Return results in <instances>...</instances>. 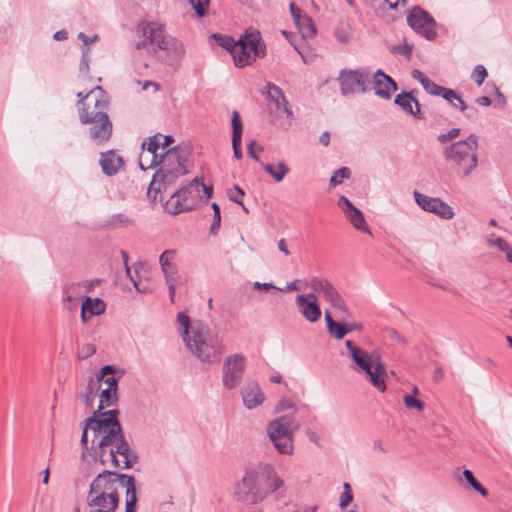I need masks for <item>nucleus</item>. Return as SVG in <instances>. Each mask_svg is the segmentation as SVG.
<instances>
[{
    "mask_svg": "<svg viewBox=\"0 0 512 512\" xmlns=\"http://www.w3.org/2000/svg\"><path fill=\"white\" fill-rule=\"evenodd\" d=\"M189 147L175 146L163 154H152L143 150L139 156V167L146 170L158 167L148 187L147 196L156 201L158 194L172 186L180 177L189 172L187 168Z\"/></svg>",
    "mask_w": 512,
    "mask_h": 512,
    "instance_id": "f257e3e1",
    "label": "nucleus"
},
{
    "mask_svg": "<svg viewBox=\"0 0 512 512\" xmlns=\"http://www.w3.org/2000/svg\"><path fill=\"white\" fill-rule=\"evenodd\" d=\"M135 33L138 38L136 50L146 49L162 64L174 70L181 67L186 47L180 39L167 33L163 25L142 21L136 26Z\"/></svg>",
    "mask_w": 512,
    "mask_h": 512,
    "instance_id": "f03ea898",
    "label": "nucleus"
},
{
    "mask_svg": "<svg viewBox=\"0 0 512 512\" xmlns=\"http://www.w3.org/2000/svg\"><path fill=\"white\" fill-rule=\"evenodd\" d=\"M178 332L187 350L203 364L220 362L224 352L221 337L213 332L208 324L191 320L185 312L177 314Z\"/></svg>",
    "mask_w": 512,
    "mask_h": 512,
    "instance_id": "7ed1b4c3",
    "label": "nucleus"
},
{
    "mask_svg": "<svg viewBox=\"0 0 512 512\" xmlns=\"http://www.w3.org/2000/svg\"><path fill=\"white\" fill-rule=\"evenodd\" d=\"M91 451L94 461L114 468H128V443L124 440L117 416L97 443L91 445Z\"/></svg>",
    "mask_w": 512,
    "mask_h": 512,
    "instance_id": "20e7f679",
    "label": "nucleus"
},
{
    "mask_svg": "<svg viewBox=\"0 0 512 512\" xmlns=\"http://www.w3.org/2000/svg\"><path fill=\"white\" fill-rule=\"evenodd\" d=\"M478 137L475 134L466 140L455 141L443 148V156L453 172L461 179L467 178L478 166Z\"/></svg>",
    "mask_w": 512,
    "mask_h": 512,
    "instance_id": "39448f33",
    "label": "nucleus"
},
{
    "mask_svg": "<svg viewBox=\"0 0 512 512\" xmlns=\"http://www.w3.org/2000/svg\"><path fill=\"white\" fill-rule=\"evenodd\" d=\"M301 423L294 414H285L267 425V434L275 449L284 455L293 453V438Z\"/></svg>",
    "mask_w": 512,
    "mask_h": 512,
    "instance_id": "423d86ee",
    "label": "nucleus"
},
{
    "mask_svg": "<svg viewBox=\"0 0 512 512\" xmlns=\"http://www.w3.org/2000/svg\"><path fill=\"white\" fill-rule=\"evenodd\" d=\"M257 464L246 466L241 479L233 485L234 499L245 505H255L267 498L259 482Z\"/></svg>",
    "mask_w": 512,
    "mask_h": 512,
    "instance_id": "0eeeda50",
    "label": "nucleus"
},
{
    "mask_svg": "<svg viewBox=\"0 0 512 512\" xmlns=\"http://www.w3.org/2000/svg\"><path fill=\"white\" fill-rule=\"evenodd\" d=\"M266 47L257 30H246L245 34L234 44L232 57L237 67L250 65L256 58L264 57Z\"/></svg>",
    "mask_w": 512,
    "mask_h": 512,
    "instance_id": "6e6552de",
    "label": "nucleus"
},
{
    "mask_svg": "<svg viewBox=\"0 0 512 512\" xmlns=\"http://www.w3.org/2000/svg\"><path fill=\"white\" fill-rule=\"evenodd\" d=\"M109 99L102 87L97 86L91 89L84 97L77 102L79 120L82 124L91 122L100 115H106Z\"/></svg>",
    "mask_w": 512,
    "mask_h": 512,
    "instance_id": "1a4fd4ad",
    "label": "nucleus"
},
{
    "mask_svg": "<svg viewBox=\"0 0 512 512\" xmlns=\"http://www.w3.org/2000/svg\"><path fill=\"white\" fill-rule=\"evenodd\" d=\"M201 179L196 177L188 185L176 190L166 202V210L171 215L190 211L195 206V201L202 198Z\"/></svg>",
    "mask_w": 512,
    "mask_h": 512,
    "instance_id": "9d476101",
    "label": "nucleus"
},
{
    "mask_svg": "<svg viewBox=\"0 0 512 512\" xmlns=\"http://www.w3.org/2000/svg\"><path fill=\"white\" fill-rule=\"evenodd\" d=\"M341 95L346 96L370 91V74L366 69H343L338 77Z\"/></svg>",
    "mask_w": 512,
    "mask_h": 512,
    "instance_id": "9b49d317",
    "label": "nucleus"
},
{
    "mask_svg": "<svg viewBox=\"0 0 512 512\" xmlns=\"http://www.w3.org/2000/svg\"><path fill=\"white\" fill-rule=\"evenodd\" d=\"M117 416L116 410L106 411L96 416V412H93V416L85 420V426L83 428L81 436V445L84 449L88 447V432L92 433L91 445H95L100 437L105 433L106 429L109 428L110 422H112Z\"/></svg>",
    "mask_w": 512,
    "mask_h": 512,
    "instance_id": "f8f14e48",
    "label": "nucleus"
},
{
    "mask_svg": "<svg viewBox=\"0 0 512 512\" xmlns=\"http://www.w3.org/2000/svg\"><path fill=\"white\" fill-rule=\"evenodd\" d=\"M246 367V359L241 354H233L224 360L222 384L227 390L235 389L241 382Z\"/></svg>",
    "mask_w": 512,
    "mask_h": 512,
    "instance_id": "ddd939ff",
    "label": "nucleus"
},
{
    "mask_svg": "<svg viewBox=\"0 0 512 512\" xmlns=\"http://www.w3.org/2000/svg\"><path fill=\"white\" fill-rule=\"evenodd\" d=\"M407 24L427 40L436 38V22L432 16L419 6L414 7L407 15Z\"/></svg>",
    "mask_w": 512,
    "mask_h": 512,
    "instance_id": "4468645a",
    "label": "nucleus"
},
{
    "mask_svg": "<svg viewBox=\"0 0 512 512\" xmlns=\"http://www.w3.org/2000/svg\"><path fill=\"white\" fill-rule=\"evenodd\" d=\"M310 286L314 292L321 293L334 309L343 314L348 312L343 298L330 281L324 278L313 277L310 280Z\"/></svg>",
    "mask_w": 512,
    "mask_h": 512,
    "instance_id": "2eb2a0df",
    "label": "nucleus"
},
{
    "mask_svg": "<svg viewBox=\"0 0 512 512\" xmlns=\"http://www.w3.org/2000/svg\"><path fill=\"white\" fill-rule=\"evenodd\" d=\"M414 198L424 211L433 213L445 220H450L455 216L453 208L440 198L430 197L418 191L414 192Z\"/></svg>",
    "mask_w": 512,
    "mask_h": 512,
    "instance_id": "dca6fc26",
    "label": "nucleus"
},
{
    "mask_svg": "<svg viewBox=\"0 0 512 512\" xmlns=\"http://www.w3.org/2000/svg\"><path fill=\"white\" fill-rule=\"evenodd\" d=\"M257 468L259 476L262 477L264 481V488H262V490L267 493V496L284 491L285 481L277 473L273 464L268 462H258Z\"/></svg>",
    "mask_w": 512,
    "mask_h": 512,
    "instance_id": "f3484780",
    "label": "nucleus"
},
{
    "mask_svg": "<svg viewBox=\"0 0 512 512\" xmlns=\"http://www.w3.org/2000/svg\"><path fill=\"white\" fill-rule=\"evenodd\" d=\"M370 90L372 89L376 96L381 99L388 100L393 92L398 89L397 83L381 69L370 76Z\"/></svg>",
    "mask_w": 512,
    "mask_h": 512,
    "instance_id": "a211bd4d",
    "label": "nucleus"
},
{
    "mask_svg": "<svg viewBox=\"0 0 512 512\" xmlns=\"http://www.w3.org/2000/svg\"><path fill=\"white\" fill-rule=\"evenodd\" d=\"M85 124L89 125L88 134L90 140L93 143L99 145L107 142L110 139L113 125L109 119L108 114L100 115V118Z\"/></svg>",
    "mask_w": 512,
    "mask_h": 512,
    "instance_id": "6ab92c4d",
    "label": "nucleus"
},
{
    "mask_svg": "<svg viewBox=\"0 0 512 512\" xmlns=\"http://www.w3.org/2000/svg\"><path fill=\"white\" fill-rule=\"evenodd\" d=\"M243 405L251 410L263 404L266 397L257 381L247 379L241 387Z\"/></svg>",
    "mask_w": 512,
    "mask_h": 512,
    "instance_id": "aec40b11",
    "label": "nucleus"
},
{
    "mask_svg": "<svg viewBox=\"0 0 512 512\" xmlns=\"http://www.w3.org/2000/svg\"><path fill=\"white\" fill-rule=\"evenodd\" d=\"M109 476H115L121 485L126 487L125 511L128 512V476L126 474H117L111 471H103L98 474L90 486L89 497H92L94 494L98 495L101 492L112 491L111 487H106L108 484L107 477Z\"/></svg>",
    "mask_w": 512,
    "mask_h": 512,
    "instance_id": "412c9836",
    "label": "nucleus"
},
{
    "mask_svg": "<svg viewBox=\"0 0 512 512\" xmlns=\"http://www.w3.org/2000/svg\"><path fill=\"white\" fill-rule=\"evenodd\" d=\"M130 282L139 294H147L152 291L150 270L145 262L134 263L133 275L130 273Z\"/></svg>",
    "mask_w": 512,
    "mask_h": 512,
    "instance_id": "4be33fe9",
    "label": "nucleus"
},
{
    "mask_svg": "<svg viewBox=\"0 0 512 512\" xmlns=\"http://www.w3.org/2000/svg\"><path fill=\"white\" fill-rule=\"evenodd\" d=\"M423 88L431 95L443 97L452 107H457L454 103V100H457L460 104V111L462 112L468 109V106L462 97L452 89L440 86L430 79L424 83Z\"/></svg>",
    "mask_w": 512,
    "mask_h": 512,
    "instance_id": "5701e85b",
    "label": "nucleus"
},
{
    "mask_svg": "<svg viewBox=\"0 0 512 512\" xmlns=\"http://www.w3.org/2000/svg\"><path fill=\"white\" fill-rule=\"evenodd\" d=\"M367 379L371 385L379 392L386 390V381L389 374H394L393 371L389 372L386 365L380 360L376 361L372 366L364 371Z\"/></svg>",
    "mask_w": 512,
    "mask_h": 512,
    "instance_id": "b1692460",
    "label": "nucleus"
},
{
    "mask_svg": "<svg viewBox=\"0 0 512 512\" xmlns=\"http://www.w3.org/2000/svg\"><path fill=\"white\" fill-rule=\"evenodd\" d=\"M267 97L274 103L275 111L279 116L286 115L287 118H293V112L288 106V101L280 87L273 83H268L267 86Z\"/></svg>",
    "mask_w": 512,
    "mask_h": 512,
    "instance_id": "393cba45",
    "label": "nucleus"
},
{
    "mask_svg": "<svg viewBox=\"0 0 512 512\" xmlns=\"http://www.w3.org/2000/svg\"><path fill=\"white\" fill-rule=\"evenodd\" d=\"M89 505L98 507L95 512H114L118 504V496L113 491L101 492L95 497H89Z\"/></svg>",
    "mask_w": 512,
    "mask_h": 512,
    "instance_id": "a878e982",
    "label": "nucleus"
},
{
    "mask_svg": "<svg viewBox=\"0 0 512 512\" xmlns=\"http://www.w3.org/2000/svg\"><path fill=\"white\" fill-rule=\"evenodd\" d=\"M414 92L415 91L413 90L398 94L394 99V103L400 106L406 113L413 115L417 119H422L423 115L420 110V104L413 96Z\"/></svg>",
    "mask_w": 512,
    "mask_h": 512,
    "instance_id": "bb28decb",
    "label": "nucleus"
},
{
    "mask_svg": "<svg viewBox=\"0 0 512 512\" xmlns=\"http://www.w3.org/2000/svg\"><path fill=\"white\" fill-rule=\"evenodd\" d=\"M295 302L299 312L306 320L314 323L320 319L321 310L317 301H307L306 296L298 295Z\"/></svg>",
    "mask_w": 512,
    "mask_h": 512,
    "instance_id": "cd10ccee",
    "label": "nucleus"
},
{
    "mask_svg": "<svg viewBox=\"0 0 512 512\" xmlns=\"http://www.w3.org/2000/svg\"><path fill=\"white\" fill-rule=\"evenodd\" d=\"M99 164L105 175L112 176L124 165V161L113 150H110L101 153Z\"/></svg>",
    "mask_w": 512,
    "mask_h": 512,
    "instance_id": "c85d7f7f",
    "label": "nucleus"
},
{
    "mask_svg": "<svg viewBox=\"0 0 512 512\" xmlns=\"http://www.w3.org/2000/svg\"><path fill=\"white\" fill-rule=\"evenodd\" d=\"M125 371L114 365H105L97 374L101 384L107 385L106 388H114L117 392V385L119 379L124 375Z\"/></svg>",
    "mask_w": 512,
    "mask_h": 512,
    "instance_id": "c756f323",
    "label": "nucleus"
},
{
    "mask_svg": "<svg viewBox=\"0 0 512 512\" xmlns=\"http://www.w3.org/2000/svg\"><path fill=\"white\" fill-rule=\"evenodd\" d=\"M231 123H232V129H233V131H232V148H233L234 156L236 159H241L242 158L241 137H242L243 126H242V121H241L240 115H239L238 111H236V110H234L232 112Z\"/></svg>",
    "mask_w": 512,
    "mask_h": 512,
    "instance_id": "7c9ffc66",
    "label": "nucleus"
},
{
    "mask_svg": "<svg viewBox=\"0 0 512 512\" xmlns=\"http://www.w3.org/2000/svg\"><path fill=\"white\" fill-rule=\"evenodd\" d=\"M176 253L175 249H167L159 257V264L165 278L176 277L177 275V268L173 264Z\"/></svg>",
    "mask_w": 512,
    "mask_h": 512,
    "instance_id": "2f4dec72",
    "label": "nucleus"
},
{
    "mask_svg": "<svg viewBox=\"0 0 512 512\" xmlns=\"http://www.w3.org/2000/svg\"><path fill=\"white\" fill-rule=\"evenodd\" d=\"M262 167L276 182L283 181L285 176L290 172V169L283 161L278 162L276 166L262 163Z\"/></svg>",
    "mask_w": 512,
    "mask_h": 512,
    "instance_id": "473e14b6",
    "label": "nucleus"
},
{
    "mask_svg": "<svg viewBox=\"0 0 512 512\" xmlns=\"http://www.w3.org/2000/svg\"><path fill=\"white\" fill-rule=\"evenodd\" d=\"M351 359L363 372L379 360L377 358H373L367 351L361 348L358 351L354 350Z\"/></svg>",
    "mask_w": 512,
    "mask_h": 512,
    "instance_id": "72a5a7b5",
    "label": "nucleus"
},
{
    "mask_svg": "<svg viewBox=\"0 0 512 512\" xmlns=\"http://www.w3.org/2000/svg\"><path fill=\"white\" fill-rule=\"evenodd\" d=\"M345 216L356 229L371 234L369 227L366 225L363 213L357 207L348 211Z\"/></svg>",
    "mask_w": 512,
    "mask_h": 512,
    "instance_id": "f704fd0d",
    "label": "nucleus"
},
{
    "mask_svg": "<svg viewBox=\"0 0 512 512\" xmlns=\"http://www.w3.org/2000/svg\"><path fill=\"white\" fill-rule=\"evenodd\" d=\"M303 38H312L316 34V27L312 19L306 14L299 21L294 22Z\"/></svg>",
    "mask_w": 512,
    "mask_h": 512,
    "instance_id": "c9c22d12",
    "label": "nucleus"
},
{
    "mask_svg": "<svg viewBox=\"0 0 512 512\" xmlns=\"http://www.w3.org/2000/svg\"><path fill=\"white\" fill-rule=\"evenodd\" d=\"M116 396V391L114 388H104L102 389L101 393H100V400H99V405H98V409L96 412V416H99L102 412V410L105 408V407H109L112 405L113 403V399L115 398Z\"/></svg>",
    "mask_w": 512,
    "mask_h": 512,
    "instance_id": "e433bc0d",
    "label": "nucleus"
},
{
    "mask_svg": "<svg viewBox=\"0 0 512 512\" xmlns=\"http://www.w3.org/2000/svg\"><path fill=\"white\" fill-rule=\"evenodd\" d=\"M462 475L475 491L479 492L483 497L488 496V490L478 482V480L474 477L471 470L464 469Z\"/></svg>",
    "mask_w": 512,
    "mask_h": 512,
    "instance_id": "4c0bfd02",
    "label": "nucleus"
},
{
    "mask_svg": "<svg viewBox=\"0 0 512 512\" xmlns=\"http://www.w3.org/2000/svg\"><path fill=\"white\" fill-rule=\"evenodd\" d=\"M351 175V171L347 167H342L336 170L329 180V184L332 187H335L343 182L344 179L349 178Z\"/></svg>",
    "mask_w": 512,
    "mask_h": 512,
    "instance_id": "58836bf2",
    "label": "nucleus"
},
{
    "mask_svg": "<svg viewBox=\"0 0 512 512\" xmlns=\"http://www.w3.org/2000/svg\"><path fill=\"white\" fill-rule=\"evenodd\" d=\"M91 303L88 305L89 317L95 315H101L105 311V303L100 298H91L89 297Z\"/></svg>",
    "mask_w": 512,
    "mask_h": 512,
    "instance_id": "ea45409f",
    "label": "nucleus"
},
{
    "mask_svg": "<svg viewBox=\"0 0 512 512\" xmlns=\"http://www.w3.org/2000/svg\"><path fill=\"white\" fill-rule=\"evenodd\" d=\"M244 194L245 193H244L243 189L240 188L238 185H235L233 188L227 190L228 198L231 201L241 205L243 207V209L247 212L248 210L242 202V197L244 196Z\"/></svg>",
    "mask_w": 512,
    "mask_h": 512,
    "instance_id": "a19ab883",
    "label": "nucleus"
},
{
    "mask_svg": "<svg viewBox=\"0 0 512 512\" xmlns=\"http://www.w3.org/2000/svg\"><path fill=\"white\" fill-rule=\"evenodd\" d=\"M161 135L150 137L147 142L142 143V148L145 151H151L152 154H158L157 151L161 148Z\"/></svg>",
    "mask_w": 512,
    "mask_h": 512,
    "instance_id": "79ce46f5",
    "label": "nucleus"
},
{
    "mask_svg": "<svg viewBox=\"0 0 512 512\" xmlns=\"http://www.w3.org/2000/svg\"><path fill=\"white\" fill-rule=\"evenodd\" d=\"M89 53H90L89 47H84L82 49L81 61H80V64H79V73L83 77H86L88 75V72H89V62H90V55H89Z\"/></svg>",
    "mask_w": 512,
    "mask_h": 512,
    "instance_id": "37998d69",
    "label": "nucleus"
},
{
    "mask_svg": "<svg viewBox=\"0 0 512 512\" xmlns=\"http://www.w3.org/2000/svg\"><path fill=\"white\" fill-rule=\"evenodd\" d=\"M212 38L216 41L218 45L232 53V48L234 47V44H236L233 38L221 34H213Z\"/></svg>",
    "mask_w": 512,
    "mask_h": 512,
    "instance_id": "c03bdc74",
    "label": "nucleus"
},
{
    "mask_svg": "<svg viewBox=\"0 0 512 512\" xmlns=\"http://www.w3.org/2000/svg\"><path fill=\"white\" fill-rule=\"evenodd\" d=\"M403 402L407 408L416 409L417 411H422L424 409V402L417 399L413 395L405 394L403 397Z\"/></svg>",
    "mask_w": 512,
    "mask_h": 512,
    "instance_id": "a18cd8bd",
    "label": "nucleus"
},
{
    "mask_svg": "<svg viewBox=\"0 0 512 512\" xmlns=\"http://www.w3.org/2000/svg\"><path fill=\"white\" fill-rule=\"evenodd\" d=\"M194 8L198 17L206 15L210 0H188Z\"/></svg>",
    "mask_w": 512,
    "mask_h": 512,
    "instance_id": "49530a36",
    "label": "nucleus"
},
{
    "mask_svg": "<svg viewBox=\"0 0 512 512\" xmlns=\"http://www.w3.org/2000/svg\"><path fill=\"white\" fill-rule=\"evenodd\" d=\"M211 207L213 209L214 214H213V221H212V224L210 227V232L212 234H216L220 227V223H221L220 207L216 202H213L211 204Z\"/></svg>",
    "mask_w": 512,
    "mask_h": 512,
    "instance_id": "de8ad7c7",
    "label": "nucleus"
},
{
    "mask_svg": "<svg viewBox=\"0 0 512 512\" xmlns=\"http://www.w3.org/2000/svg\"><path fill=\"white\" fill-rule=\"evenodd\" d=\"M487 75L486 68L483 65H477L472 72V79L478 86H481Z\"/></svg>",
    "mask_w": 512,
    "mask_h": 512,
    "instance_id": "09e8293b",
    "label": "nucleus"
},
{
    "mask_svg": "<svg viewBox=\"0 0 512 512\" xmlns=\"http://www.w3.org/2000/svg\"><path fill=\"white\" fill-rule=\"evenodd\" d=\"M460 128H452L447 133H442L437 136V140L441 144L455 140L460 134Z\"/></svg>",
    "mask_w": 512,
    "mask_h": 512,
    "instance_id": "8fccbe9b",
    "label": "nucleus"
},
{
    "mask_svg": "<svg viewBox=\"0 0 512 512\" xmlns=\"http://www.w3.org/2000/svg\"><path fill=\"white\" fill-rule=\"evenodd\" d=\"M335 36L339 42L344 43V44L348 43L351 39L350 28L348 26L338 27L335 30Z\"/></svg>",
    "mask_w": 512,
    "mask_h": 512,
    "instance_id": "3c124183",
    "label": "nucleus"
},
{
    "mask_svg": "<svg viewBox=\"0 0 512 512\" xmlns=\"http://www.w3.org/2000/svg\"><path fill=\"white\" fill-rule=\"evenodd\" d=\"M295 408V403L291 399L283 397L275 406V412L280 413L286 410H295Z\"/></svg>",
    "mask_w": 512,
    "mask_h": 512,
    "instance_id": "603ef678",
    "label": "nucleus"
},
{
    "mask_svg": "<svg viewBox=\"0 0 512 512\" xmlns=\"http://www.w3.org/2000/svg\"><path fill=\"white\" fill-rule=\"evenodd\" d=\"M101 382H100V379L98 377V375H96L95 378H90L88 380V383H87V387H86V391L89 392L90 394H92L93 396H95V394L101 389Z\"/></svg>",
    "mask_w": 512,
    "mask_h": 512,
    "instance_id": "864d4df0",
    "label": "nucleus"
},
{
    "mask_svg": "<svg viewBox=\"0 0 512 512\" xmlns=\"http://www.w3.org/2000/svg\"><path fill=\"white\" fill-rule=\"evenodd\" d=\"M137 507V496L135 479L130 476V512H136Z\"/></svg>",
    "mask_w": 512,
    "mask_h": 512,
    "instance_id": "5fc2aeb1",
    "label": "nucleus"
},
{
    "mask_svg": "<svg viewBox=\"0 0 512 512\" xmlns=\"http://www.w3.org/2000/svg\"><path fill=\"white\" fill-rule=\"evenodd\" d=\"M248 154L256 161H260L258 157V153L263 151V147L259 145L255 140L250 141L248 144Z\"/></svg>",
    "mask_w": 512,
    "mask_h": 512,
    "instance_id": "6e6d98bb",
    "label": "nucleus"
},
{
    "mask_svg": "<svg viewBox=\"0 0 512 512\" xmlns=\"http://www.w3.org/2000/svg\"><path fill=\"white\" fill-rule=\"evenodd\" d=\"M489 244L491 246H496L497 248H499L501 251L505 252L506 253V256L509 254V252L512 251V249L510 248L509 244L502 238H497V239H490L489 240Z\"/></svg>",
    "mask_w": 512,
    "mask_h": 512,
    "instance_id": "4d7b16f0",
    "label": "nucleus"
},
{
    "mask_svg": "<svg viewBox=\"0 0 512 512\" xmlns=\"http://www.w3.org/2000/svg\"><path fill=\"white\" fill-rule=\"evenodd\" d=\"M100 283L99 279H93V280H85L82 282H79L75 284L74 286H77L79 288H82L85 292H91L95 286H97Z\"/></svg>",
    "mask_w": 512,
    "mask_h": 512,
    "instance_id": "13d9d810",
    "label": "nucleus"
},
{
    "mask_svg": "<svg viewBox=\"0 0 512 512\" xmlns=\"http://www.w3.org/2000/svg\"><path fill=\"white\" fill-rule=\"evenodd\" d=\"M328 332L333 335L336 339H342L346 335L345 325L336 322V326L332 327Z\"/></svg>",
    "mask_w": 512,
    "mask_h": 512,
    "instance_id": "bf43d9fd",
    "label": "nucleus"
},
{
    "mask_svg": "<svg viewBox=\"0 0 512 512\" xmlns=\"http://www.w3.org/2000/svg\"><path fill=\"white\" fill-rule=\"evenodd\" d=\"M338 206L342 209L344 214H347L348 211H350L351 209H353L355 207L353 205V203L348 198H346L345 196H340L339 197V199H338Z\"/></svg>",
    "mask_w": 512,
    "mask_h": 512,
    "instance_id": "052dcab7",
    "label": "nucleus"
},
{
    "mask_svg": "<svg viewBox=\"0 0 512 512\" xmlns=\"http://www.w3.org/2000/svg\"><path fill=\"white\" fill-rule=\"evenodd\" d=\"M392 51L401 55L409 56L412 52V46L408 43L393 46Z\"/></svg>",
    "mask_w": 512,
    "mask_h": 512,
    "instance_id": "680f3d73",
    "label": "nucleus"
},
{
    "mask_svg": "<svg viewBox=\"0 0 512 512\" xmlns=\"http://www.w3.org/2000/svg\"><path fill=\"white\" fill-rule=\"evenodd\" d=\"M91 303L89 297H85L81 305V320L87 323L91 317H89L88 305Z\"/></svg>",
    "mask_w": 512,
    "mask_h": 512,
    "instance_id": "e2e57ef3",
    "label": "nucleus"
},
{
    "mask_svg": "<svg viewBox=\"0 0 512 512\" xmlns=\"http://www.w3.org/2000/svg\"><path fill=\"white\" fill-rule=\"evenodd\" d=\"M135 83L138 85V86H141V89L142 90H147L148 88H153V90L155 92H158L160 89H161V85L157 82H154V81H139V80H136Z\"/></svg>",
    "mask_w": 512,
    "mask_h": 512,
    "instance_id": "0e129e2a",
    "label": "nucleus"
},
{
    "mask_svg": "<svg viewBox=\"0 0 512 512\" xmlns=\"http://www.w3.org/2000/svg\"><path fill=\"white\" fill-rule=\"evenodd\" d=\"M78 397L86 407L92 408L95 396L86 391L84 393H80Z\"/></svg>",
    "mask_w": 512,
    "mask_h": 512,
    "instance_id": "69168bd1",
    "label": "nucleus"
},
{
    "mask_svg": "<svg viewBox=\"0 0 512 512\" xmlns=\"http://www.w3.org/2000/svg\"><path fill=\"white\" fill-rule=\"evenodd\" d=\"M289 9L294 22L299 21L301 17L305 15L302 13L301 9L296 6L294 2H291L289 4Z\"/></svg>",
    "mask_w": 512,
    "mask_h": 512,
    "instance_id": "338daca9",
    "label": "nucleus"
},
{
    "mask_svg": "<svg viewBox=\"0 0 512 512\" xmlns=\"http://www.w3.org/2000/svg\"><path fill=\"white\" fill-rule=\"evenodd\" d=\"M353 501L352 493H342L340 496L339 507L344 510Z\"/></svg>",
    "mask_w": 512,
    "mask_h": 512,
    "instance_id": "774afa93",
    "label": "nucleus"
}]
</instances>
